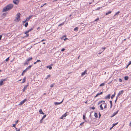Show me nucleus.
Instances as JSON below:
<instances>
[{
    "label": "nucleus",
    "instance_id": "1",
    "mask_svg": "<svg viewBox=\"0 0 131 131\" xmlns=\"http://www.w3.org/2000/svg\"><path fill=\"white\" fill-rule=\"evenodd\" d=\"M13 7V5L12 4H9L6 6L5 7L3 10V12H5L11 9Z\"/></svg>",
    "mask_w": 131,
    "mask_h": 131
},
{
    "label": "nucleus",
    "instance_id": "2",
    "mask_svg": "<svg viewBox=\"0 0 131 131\" xmlns=\"http://www.w3.org/2000/svg\"><path fill=\"white\" fill-rule=\"evenodd\" d=\"M20 14L19 13L17 14V17H16L14 21L16 22H17L19 21L20 20Z\"/></svg>",
    "mask_w": 131,
    "mask_h": 131
},
{
    "label": "nucleus",
    "instance_id": "3",
    "mask_svg": "<svg viewBox=\"0 0 131 131\" xmlns=\"http://www.w3.org/2000/svg\"><path fill=\"white\" fill-rule=\"evenodd\" d=\"M124 91L123 90L120 91L118 93L117 96L119 97V96L120 95H122Z\"/></svg>",
    "mask_w": 131,
    "mask_h": 131
},
{
    "label": "nucleus",
    "instance_id": "4",
    "mask_svg": "<svg viewBox=\"0 0 131 131\" xmlns=\"http://www.w3.org/2000/svg\"><path fill=\"white\" fill-rule=\"evenodd\" d=\"M13 3L16 5L18 4L19 3V0H14L13 1Z\"/></svg>",
    "mask_w": 131,
    "mask_h": 131
},
{
    "label": "nucleus",
    "instance_id": "5",
    "mask_svg": "<svg viewBox=\"0 0 131 131\" xmlns=\"http://www.w3.org/2000/svg\"><path fill=\"white\" fill-rule=\"evenodd\" d=\"M32 66V65H30V66H29L27 67L26 68V69H25V70H24V71H27L28 70H29V69H30L31 68V67Z\"/></svg>",
    "mask_w": 131,
    "mask_h": 131
},
{
    "label": "nucleus",
    "instance_id": "6",
    "mask_svg": "<svg viewBox=\"0 0 131 131\" xmlns=\"http://www.w3.org/2000/svg\"><path fill=\"white\" fill-rule=\"evenodd\" d=\"M26 101V99H24L23 101H21L19 104V105H21L23 104L24 102Z\"/></svg>",
    "mask_w": 131,
    "mask_h": 131
},
{
    "label": "nucleus",
    "instance_id": "7",
    "mask_svg": "<svg viewBox=\"0 0 131 131\" xmlns=\"http://www.w3.org/2000/svg\"><path fill=\"white\" fill-rule=\"evenodd\" d=\"M28 85L29 84H27V85L24 86V88H23V92H24L25 91V90L27 89V87L28 86Z\"/></svg>",
    "mask_w": 131,
    "mask_h": 131
},
{
    "label": "nucleus",
    "instance_id": "8",
    "mask_svg": "<svg viewBox=\"0 0 131 131\" xmlns=\"http://www.w3.org/2000/svg\"><path fill=\"white\" fill-rule=\"evenodd\" d=\"M111 94H109L107 96H106L104 97V99H110V97Z\"/></svg>",
    "mask_w": 131,
    "mask_h": 131
},
{
    "label": "nucleus",
    "instance_id": "9",
    "mask_svg": "<svg viewBox=\"0 0 131 131\" xmlns=\"http://www.w3.org/2000/svg\"><path fill=\"white\" fill-rule=\"evenodd\" d=\"M63 99L62 100V101L60 102H54V104L55 105H58L61 104L63 102Z\"/></svg>",
    "mask_w": 131,
    "mask_h": 131
},
{
    "label": "nucleus",
    "instance_id": "10",
    "mask_svg": "<svg viewBox=\"0 0 131 131\" xmlns=\"http://www.w3.org/2000/svg\"><path fill=\"white\" fill-rule=\"evenodd\" d=\"M119 111V110H117L116 112H114L113 114V115L111 116V117H113L114 116H115L118 113Z\"/></svg>",
    "mask_w": 131,
    "mask_h": 131
},
{
    "label": "nucleus",
    "instance_id": "11",
    "mask_svg": "<svg viewBox=\"0 0 131 131\" xmlns=\"http://www.w3.org/2000/svg\"><path fill=\"white\" fill-rule=\"evenodd\" d=\"M33 15H30L26 19V20L29 21V19L32 17Z\"/></svg>",
    "mask_w": 131,
    "mask_h": 131
},
{
    "label": "nucleus",
    "instance_id": "12",
    "mask_svg": "<svg viewBox=\"0 0 131 131\" xmlns=\"http://www.w3.org/2000/svg\"><path fill=\"white\" fill-rule=\"evenodd\" d=\"M33 30L32 28H31L30 29L26 31L24 33H28L29 32H30L32 30Z\"/></svg>",
    "mask_w": 131,
    "mask_h": 131
},
{
    "label": "nucleus",
    "instance_id": "13",
    "mask_svg": "<svg viewBox=\"0 0 131 131\" xmlns=\"http://www.w3.org/2000/svg\"><path fill=\"white\" fill-rule=\"evenodd\" d=\"M86 72H87V71L86 70H85V71L84 72H82V73L81 75L82 76H83L86 73Z\"/></svg>",
    "mask_w": 131,
    "mask_h": 131
},
{
    "label": "nucleus",
    "instance_id": "14",
    "mask_svg": "<svg viewBox=\"0 0 131 131\" xmlns=\"http://www.w3.org/2000/svg\"><path fill=\"white\" fill-rule=\"evenodd\" d=\"M32 57H30L29 58H28L26 60V61H27L28 62L29 61L32 60Z\"/></svg>",
    "mask_w": 131,
    "mask_h": 131
},
{
    "label": "nucleus",
    "instance_id": "15",
    "mask_svg": "<svg viewBox=\"0 0 131 131\" xmlns=\"http://www.w3.org/2000/svg\"><path fill=\"white\" fill-rule=\"evenodd\" d=\"M39 112L41 114H44V113L43 112L41 109H40L39 110Z\"/></svg>",
    "mask_w": 131,
    "mask_h": 131
},
{
    "label": "nucleus",
    "instance_id": "16",
    "mask_svg": "<svg viewBox=\"0 0 131 131\" xmlns=\"http://www.w3.org/2000/svg\"><path fill=\"white\" fill-rule=\"evenodd\" d=\"M3 81L1 79L0 81V86L3 85Z\"/></svg>",
    "mask_w": 131,
    "mask_h": 131
},
{
    "label": "nucleus",
    "instance_id": "17",
    "mask_svg": "<svg viewBox=\"0 0 131 131\" xmlns=\"http://www.w3.org/2000/svg\"><path fill=\"white\" fill-rule=\"evenodd\" d=\"M46 67L47 68H48L49 70H51L52 69V67L50 65L47 66Z\"/></svg>",
    "mask_w": 131,
    "mask_h": 131
},
{
    "label": "nucleus",
    "instance_id": "18",
    "mask_svg": "<svg viewBox=\"0 0 131 131\" xmlns=\"http://www.w3.org/2000/svg\"><path fill=\"white\" fill-rule=\"evenodd\" d=\"M105 101H99L98 103V105H99V104H100L101 103H105Z\"/></svg>",
    "mask_w": 131,
    "mask_h": 131
},
{
    "label": "nucleus",
    "instance_id": "19",
    "mask_svg": "<svg viewBox=\"0 0 131 131\" xmlns=\"http://www.w3.org/2000/svg\"><path fill=\"white\" fill-rule=\"evenodd\" d=\"M64 24V22H63L61 24H59L58 25V26L59 27H60V26H62V25H63Z\"/></svg>",
    "mask_w": 131,
    "mask_h": 131
},
{
    "label": "nucleus",
    "instance_id": "20",
    "mask_svg": "<svg viewBox=\"0 0 131 131\" xmlns=\"http://www.w3.org/2000/svg\"><path fill=\"white\" fill-rule=\"evenodd\" d=\"M115 92H114V94L111 96V98L112 99L115 96Z\"/></svg>",
    "mask_w": 131,
    "mask_h": 131
},
{
    "label": "nucleus",
    "instance_id": "21",
    "mask_svg": "<svg viewBox=\"0 0 131 131\" xmlns=\"http://www.w3.org/2000/svg\"><path fill=\"white\" fill-rule=\"evenodd\" d=\"M25 35L24 36V37H23V38L25 37H27L28 36V33H25Z\"/></svg>",
    "mask_w": 131,
    "mask_h": 131
},
{
    "label": "nucleus",
    "instance_id": "22",
    "mask_svg": "<svg viewBox=\"0 0 131 131\" xmlns=\"http://www.w3.org/2000/svg\"><path fill=\"white\" fill-rule=\"evenodd\" d=\"M118 123V122H117V123H114L113 124V126L112 128H110V129H111L112 127L114 126H115Z\"/></svg>",
    "mask_w": 131,
    "mask_h": 131
},
{
    "label": "nucleus",
    "instance_id": "23",
    "mask_svg": "<svg viewBox=\"0 0 131 131\" xmlns=\"http://www.w3.org/2000/svg\"><path fill=\"white\" fill-rule=\"evenodd\" d=\"M102 104H101L100 105V107L101 108V110H103V107H102Z\"/></svg>",
    "mask_w": 131,
    "mask_h": 131
},
{
    "label": "nucleus",
    "instance_id": "24",
    "mask_svg": "<svg viewBox=\"0 0 131 131\" xmlns=\"http://www.w3.org/2000/svg\"><path fill=\"white\" fill-rule=\"evenodd\" d=\"M50 74L48 75H47L46 77L45 78V79L47 80L49 78H50Z\"/></svg>",
    "mask_w": 131,
    "mask_h": 131
},
{
    "label": "nucleus",
    "instance_id": "25",
    "mask_svg": "<svg viewBox=\"0 0 131 131\" xmlns=\"http://www.w3.org/2000/svg\"><path fill=\"white\" fill-rule=\"evenodd\" d=\"M26 77H25L24 79H23V80L22 82L21 83H24L25 81H26Z\"/></svg>",
    "mask_w": 131,
    "mask_h": 131
},
{
    "label": "nucleus",
    "instance_id": "26",
    "mask_svg": "<svg viewBox=\"0 0 131 131\" xmlns=\"http://www.w3.org/2000/svg\"><path fill=\"white\" fill-rule=\"evenodd\" d=\"M94 116H95V117L96 118H97L98 117L97 114L96 113H95Z\"/></svg>",
    "mask_w": 131,
    "mask_h": 131
},
{
    "label": "nucleus",
    "instance_id": "27",
    "mask_svg": "<svg viewBox=\"0 0 131 131\" xmlns=\"http://www.w3.org/2000/svg\"><path fill=\"white\" fill-rule=\"evenodd\" d=\"M7 78H5V79H2L1 80L3 81H7Z\"/></svg>",
    "mask_w": 131,
    "mask_h": 131
},
{
    "label": "nucleus",
    "instance_id": "28",
    "mask_svg": "<svg viewBox=\"0 0 131 131\" xmlns=\"http://www.w3.org/2000/svg\"><path fill=\"white\" fill-rule=\"evenodd\" d=\"M104 85H105L104 83H102L100 85V86H104Z\"/></svg>",
    "mask_w": 131,
    "mask_h": 131
},
{
    "label": "nucleus",
    "instance_id": "29",
    "mask_svg": "<svg viewBox=\"0 0 131 131\" xmlns=\"http://www.w3.org/2000/svg\"><path fill=\"white\" fill-rule=\"evenodd\" d=\"M112 12L111 11H109L107 13H106V14H105V15H108V14H110V13H111Z\"/></svg>",
    "mask_w": 131,
    "mask_h": 131
},
{
    "label": "nucleus",
    "instance_id": "30",
    "mask_svg": "<svg viewBox=\"0 0 131 131\" xmlns=\"http://www.w3.org/2000/svg\"><path fill=\"white\" fill-rule=\"evenodd\" d=\"M110 104H111V106H110V107H112V102L111 101H110Z\"/></svg>",
    "mask_w": 131,
    "mask_h": 131
},
{
    "label": "nucleus",
    "instance_id": "31",
    "mask_svg": "<svg viewBox=\"0 0 131 131\" xmlns=\"http://www.w3.org/2000/svg\"><path fill=\"white\" fill-rule=\"evenodd\" d=\"M128 79V76H125L124 77V79L126 80H127Z\"/></svg>",
    "mask_w": 131,
    "mask_h": 131
},
{
    "label": "nucleus",
    "instance_id": "32",
    "mask_svg": "<svg viewBox=\"0 0 131 131\" xmlns=\"http://www.w3.org/2000/svg\"><path fill=\"white\" fill-rule=\"evenodd\" d=\"M66 37L65 36H64V37ZM62 37L61 38V39H64V40H66V39H67V38H65L64 39H63V37Z\"/></svg>",
    "mask_w": 131,
    "mask_h": 131
},
{
    "label": "nucleus",
    "instance_id": "33",
    "mask_svg": "<svg viewBox=\"0 0 131 131\" xmlns=\"http://www.w3.org/2000/svg\"><path fill=\"white\" fill-rule=\"evenodd\" d=\"M103 105H104V108H105L106 107V105H107L105 103V102L104 103H103Z\"/></svg>",
    "mask_w": 131,
    "mask_h": 131
},
{
    "label": "nucleus",
    "instance_id": "34",
    "mask_svg": "<svg viewBox=\"0 0 131 131\" xmlns=\"http://www.w3.org/2000/svg\"><path fill=\"white\" fill-rule=\"evenodd\" d=\"M28 62L26 61V62L24 63V65H28V63L27 62Z\"/></svg>",
    "mask_w": 131,
    "mask_h": 131
},
{
    "label": "nucleus",
    "instance_id": "35",
    "mask_svg": "<svg viewBox=\"0 0 131 131\" xmlns=\"http://www.w3.org/2000/svg\"><path fill=\"white\" fill-rule=\"evenodd\" d=\"M28 23L26 22V23L25 24V26L26 27L28 26Z\"/></svg>",
    "mask_w": 131,
    "mask_h": 131
},
{
    "label": "nucleus",
    "instance_id": "36",
    "mask_svg": "<svg viewBox=\"0 0 131 131\" xmlns=\"http://www.w3.org/2000/svg\"><path fill=\"white\" fill-rule=\"evenodd\" d=\"M78 27H75V28L74 29V31H76V30H78Z\"/></svg>",
    "mask_w": 131,
    "mask_h": 131
},
{
    "label": "nucleus",
    "instance_id": "37",
    "mask_svg": "<svg viewBox=\"0 0 131 131\" xmlns=\"http://www.w3.org/2000/svg\"><path fill=\"white\" fill-rule=\"evenodd\" d=\"M120 13V12L119 11H118L117 13H116L114 15V16H115L116 15H117L118 14H119Z\"/></svg>",
    "mask_w": 131,
    "mask_h": 131
},
{
    "label": "nucleus",
    "instance_id": "38",
    "mask_svg": "<svg viewBox=\"0 0 131 131\" xmlns=\"http://www.w3.org/2000/svg\"><path fill=\"white\" fill-rule=\"evenodd\" d=\"M54 83H53L52 84H51L50 85V87L51 88L53 87L54 86Z\"/></svg>",
    "mask_w": 131,
    "mask_h": 131
},
{
    "label": "nucleus",
    "instance_id": "39",
    "mask_svg": "<svg viewBox=\"0 0 131 131\" xmlns=\"http://www.w3.org/2000/svg\"><path fill=\"white\" fill-rule=\"evenodd\" d=\"M62 116L64 117H65L67 116L66 113L63 114Z\"/></svg>",
    "mask_w": 131,
    "mask_h": 131
},
{
    "label": "nucleus",
    "instance_id": "40",
    "mask_svg": "<svg viewBox=\"0 0 131 131\" xmlns=\"http://www.w3.org/2000/svg\"><path fill=\"white\" fill-rule=\"evenodd\" d=\"M85 115H83V119L84 120H85Z\"/></svg>",
    "mask_w": 131,
    "mask_h": 131
},
{
    "label": "nucleus",
    "instance_id": "41",
    "mask_svg": "<svg viewBox=\"0 0 131 131\" xmlns=\"http://www.w3.org/2000/svg\"><path fill=\"white\" fill-rule=\"evenodd\" d=\"M118 97H117V96H116V99L115 100V103H116V101H117L118 99Z\"/></svg>",
    "mask_w": 131,
    "mask_h": 131
},
{
    "label": "nucleus",
    "instance_id": "42",
    "mask_svg": "<svg viewBox=\"0 0 131 131\" xmlns=\"http://www.w3.org/2000/svg\"><path fill=\"white\" fill-rule=\"evenodd\" d=\"M9 57H8V58H7L6 60H5V61H6V62H7L9 60Z\"/></svg>",
    "mask_w": 131,
    "mask_h": 131
},
{
    "label": "nucleus",
    "instance_id": "43",
    "mask_svg": "<svg viewBox=\"0 0 131 131\" xmlns=\"http://www.w3.org/2000/svg\"><path fill=\"white\" fill-rule=\"evenodd\" d=\"M99 19V17H97V18L95 19L94 20V21H96L97 20H98Z\"/></svg>",
    "mask_w": 131,
    "mask_h": 131
},
{
    "label": "nucleus",
    "instance_id": "44",
    "mask_svg": "<svg viewBox=\"0 0 131 131\" xmlns=\"http://www.w3.org/2000/svg\"><path fill=\"white\" fill-rule=\"evenodd\" d=\"M26 71H24V70L23 71V72L22 73V74H21V75H23V74L24 73V72H26Z\"/></svg>",
    "mask_w": 131,
    "mask_h": 131
},
{
    "label": "nucleus",
    "instance_id": "45",
    "mask_svg": "<svg viewBox=\"0 0 131 131\" xmlns=\"http://www.w3.org/2000/svg\"><path fill=\"white\" fill-rule=\"evenodd\" d=\"M99 95H100V94H99V93H97L96 95L94 97H95V98L96 97H97V96H99Z\"/></svg>",
    "mask_w": 131,
    "mask_h": 131
},
{
    "label": "nucleus",
    "instance_id": "46",
    "mask_svg": "<svg viewBox=\"0 0 131 131\" xmlns=\"http://www.w3.org/2000/svg\"><path fill=\"white\" fill-rule=\"evenodd\" d=\"M118 80L119 82H121L122 81V79L121 78L119 79Z\"/></svg>",
    "mask_w": 131,
    "mask_h": 131
},
{
    "label": "nucleus",
    "instance_id": "47",
    "mask_svg": "<svg viewBox=\"0 0 131 131\" xmlns=\"http://www.w3.org/2000/svg\"><path fill=\"white\" fill-rule=\"evenodd\" d=\"M16 124H13V126L15 127V128H16V129H17V128L15 127V125Z\"/></svg>",
    "mask_w": 131,
    "mask_h": 131
},
{
    "label": "nucleus",
    "instance_id": "48",
    "mask_svg": "<svg viewBox=\"0 0 131 131\" xmlns=\"http://www.w3.org/2000/svg\"><path fill=\"white\" fill-rule=\"evenodd\" d=\"M65 50V49L63 48L61 50V51H64Z\"/></svg>",
    "mask_w": 131,
    "mask_h": 131
},
{
    "label": "nucleus",
    "instance_id": "49",
    "mask_svg": "<svg viewBox=\"0 0 131 131\" xmlns=\"http://www.w3.org/2000/svg\"><path fill=\"white\" fill-rule=\"evenodd\" d=\"M37 62H41V61L40 60H38L36 61Z\"/></svg>",
    "mask_w": 131,
    "mask_h": 131
},
{
    "label": "nucleus",
    "instance_id": "50",
    "mask_svg": "<svg viewBox=\"0 0 131 131\" xmlns=\"http://www.w3.org/2000/svg\"><path fill=\"white\" fill-rule=\"evenodd\" d=\"M84 123V122H83L81 123L80 124V125H83Z\"/></svg>",
    "mask_w": 131,
    "mask_h": 131
},
{
    "label": "nucleus",
    "instance_id": "51",
    "mask_svg": "<svg viewBox=\"0 0 131 131\" xmlns=\"http://www.w3.org/2000/svg\"><path fill=\"white\" fill-rule=\"evenodd\" d=\"M46 116V115H45L43 116L42 117H43V118H44Z\"/></svg>",
    "mask_w": 131,
    "mask_h": 131
},
{
    "label": "nucleus",
    "instance_id": "52",
    "mask_svg": "<svg viewBox=\"0 0 131 131\" xmlns=\"http://www.w3.org/2000/svg\"><path fill=\"white\" fill-rule=\"evenodd\" d=\"M40 123H42V120L41 119L40 121Z\"/></svg>",
    "mask_w": 131,
    "mask_h": 131
},
{
    "label": "nucleus",
    "instance_id": "53",
    "mask_svg": "<svg viewBox=\"0 0 131 131\" xmlns=\"http://www.w3.org/2000/svg\"><path fill=\"white\" fill-rule=\"evenodd\" d=\"M131 64V61H129V63H128V65H129L130 64Z\"/></svg>",
    "mask_w": 131,
    "mask_h": 131
},
{
    "label": "nucleus",
    "instance_id": "54",
    "mask_svg": "<svg viewBox=\"0 0 131 131\" xmlns=\"http://www.w3.org/2000/svg\"><path fill=\"white\" fill-rule=\"evenodd\" d=\"M91 109H92L93 110H94L95 109V107L94 106H93V107H91Z\"/></svg>",
    "mask_w": 131,
    "mask_h": 131
},
{
    "label": "nucleus",
    "instance_id": "55",
    "mask_svg": "<svg viewBox=\"0 0 131 131\" xmlns=\"http://www.w3.org/2000/svg\"><path fill=\"white\" fill-rule=\"evenodd\" d=\"M63 117L62 115V116L60 118V119H63Z\"/></svg>",
    "mask_w": 131,
    "mask_h": 131
},
{
    "label": "nucleus",
    "instance_id": "56",
    "mask_svg": "<svg viewBox=\"0 0 131 131\" xmlns=\"http://www.w3.org/2000/svg\"><path fill=\"white\" fill-rule=\"evenodd\" d=\"M18 122V120H17L16 121V124H17Z\"/></svg>",
    "mask_w": 131,
    "mask_h": 131
},
{
    "label": "nucleus",
    "instance_id": "57",
    "mask_svg": "<svg viewBox=\"0 0 131 131\" xmlns=\"http://www.w3.org/2000/svg\"><path fill=\"white\" fill-rule=\"evenodd\" d=\"M26 21H27V20H26L25 21H23V24L24 23H25Z\"/></svg>",
    "mask_w": 131,
    "mask_h": 131
},
{
    "label": "nucleus",
    "instance_id": "58",
    "mask_svg": "<svg viewBox=\"0 0 131 131\" xmlns=\"http://www.w3.org/2000/svg\"><path fill=\"white\" fill-rule=\"evenodd\" d=\"M103 92H100V93H99V94H100H100H102L103 93Z\"/></svg>",
    "mask_w": 131,
    "mask_h": 131
},
{
    "label": "nucleus",
    "instance_id": "59",
    "mask_svg": "<svg viewBox=\"0 0 131 131\" xmlns=\"http://www.w3.org/2000/svg\"><path fill=\"white\" fill-rule=\"evenodd\" d=\"M2 35H0V40H1L2 37Z\"/></svg>",
    "mask_w": 131,
    "mask_h": 131
},
{
    "label": "nucleus",
    "instance_id": "60",
    "mask_svg": "<svg viewBox=\"0 0 131 131\" xmlns=\"http://www.w3.org/2000/svg\"><path fill=\"white\" fill-rule=\"evenodd\" d=\"M102 49H103L104 50L105 49V47H102Z\"/></svg>",
    "mask_w": 131,
    "mask_h": 131
},
{
    "label": "nucleus",
    "instance_id": "61",
    "mask_svg": "<svg viewBox=\"0 0 131 131\" xmlns=\"http://www.w3.org/2000/svg\"><path fill=\"white\" fill-rule=\"evenodd\" d=\"M45 40H45V39H43L42 40H41V42H42V41H45Z\"/></svg>",
    "mask_w": 131,
    "mask_h": 131
},
{
    "label": "nucleus",
    "instance_id": "62",
    "mask_svg": "<svg viewBox=\"0 0 131 131\" xmlns=\"http://www.w3.org/2000/svg\"><path fill=\"white\" fill-rule=\"evenodd\" d=\"M129 126L131 127V121L130 122V123L129 124Z\"/></svg>",
    "mask_w": 131,
    "mask_h": 131
},
{
    "label": "nucleus",
    "instance_id": "63",
    "mask_svg": "<svg viewBox=\"0 0 131 131\" xmlns=\"http://www.w3.org/2000/svg\"><path fill=\"white\" fill-rule=\"evenodd\" d=\"M100 7H98V8H97V10H98L99 9H100Z\"/></svg>",
    "mask_w": 131,
    "mask_h": 131
},
{
    "label": "nucleus",
    "instance_id": "64",
    "mask_svg": "<svg viewBox=\"0 0 131 131\" xmlns=\"http://www.w3.org/2000/svg\"><path fill=\"white\" fill-rule=\"evenodd\" d=\"M80 55H79V56L78 57V59H79V58L80 57Z\"/></svg>",
    "mask_w": 131,
    "mask_h": 131
}]
</instances>
